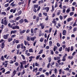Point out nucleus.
I'll return each mask as SVG.
<instances>
[{
    "instance_id": "obj_1",
    "label": "nucleus",
    "mask_w": 77,
    "mask_h": 77,
    "mask_svg": "<svg viewBox=\"0 0 77 77\" xmlns=\"http://www.w3.org/2000/svg\"><path fill=\"white\" fill-rule=\"evenodd\" d=\"M12 29H13V30H15V29H19L20 27L19 26L16 25L15 26H13L12 27Z\"/></svg>"
},
{
    "instance_id": "obj_2",
    "label": "nucleus",
    "mask_w": 77,
    "mask_h": 77,
    "mask_svg": "<svg viewBox=\"0 0 77 77\" xmlns=\"http://www.w3.org/2000/svg\"><path fill=\"white\" fill-rule=\"evenodd\" d=\"M9 33H7L6 35H4L3 36L4 38L5 39H7L8 38V36H9Z\"/></svg>"
},
{
    "instance_id": "obj_3",
    "label": "nucleus",
    "mask_w": 77,
    "mask_h": 77,
    "mask_svg": "<svg viewBox=\"0 0 77 77\" xmlns=\"http://www.w3.org/2000/svg\"><path fill=\"white\" fill-rule=\"evenodd\" d=\"M19 31H20V33L21 35V34H23V33H25V32H26V30H24L22 31V29H20Z\"/></svg>"
},
{
    "instance_id": "obj_4",
    "label": "nucleus",
    "mask_w": 77,
    "mask_h": 77,
    "mask_svg": "<svg viewBox=\"0 0 77 77\" xmlns=\"http://www.w3.org/2000/svg\"><path fill=\"white\" fill-rule=\"evenodd\" d=\"M65 51H67V52H69V51H70V47H69L68 48L67 47L66 48Z\"/></svg>"
},
{
    "instance_id": "obj_5",
    "label": "nucleus",
    "mask_w": 77,
    "mask_h": 77,
    "mask_svg": "<svg viewBox=\"0 0 77 77\" xmlns=\"http://www.w3.org/2000/svg\"><path fill=\"white\" fill-rule=\"evenodd\" d=\"M39 26L41 27L42 29H44L45 26L44 25L43 23H40Z\"/></svg>"
},
{
    "instance_id": "obj_6",
    "label": "nucleus",
    "mask_w": 77,
    "mask_h": 77,
    "mask_svg": "<svg viewBox=\"0 0 77 77\" xmlns=\"http://www.w3.org/2000/svg\"><path fill=\"white\" fill-rule=\"evenodd\" d=\"M16 72H16V70H15L14 71L12 72L13 75H11V77H13L15 76V75L16 74Z\"/></svg>"
},
{
    "instance_id": "obj_7",
    "label": "nucleus",
    "mask_w": 77,
    "mask_h": 77,
    "mask_svg": "<svg viewBox=\"0 0 77 77\" xmlns=\"http://www.w3.org/2000/svg\"><path fill=\"white\" fill-rule=\"evenodd\" d=\"M21 65H26V60L23 61L22 62L20 63Z\"/></svg>"
},
{
    "instance_id": "obj_8",
    "label": "nucleus",
    "mask_w": 77,
    "mask_h": 77,
    "mask_svg": "<svg viewBox=\"0 0 77 77\" xmlns=\"http://www.w3.org/2000/svg\"><path fill=\"white\" fill-rule=\"evenodd\" d=\"M17 30H12L11 31V34L12 35V33H13V34H15V33H17Z\"/></svg>"
},
{
    "instance_id": "obj_9",
    "label": "nucleus",
    "mask_w": 77,
    "mask_h": 77,
    "mask_svg": "<svg viewBox=\"0 0 77 77\" xmlns=\"http://www.w3.org/2000/svg\"><path fill=\"white\" fill-rule=\"evenodd\" d=\"M19 22L20 24H22V23H23L24 22V20L23 19H22L19 20Z\"/></svg>"
},
{
    "instance_id": "obj_10",
    "label": "nucleus",
    "mask_w": 77,
    "mask_h": 77,
    "mask_svg": "<svg viewBox=\"0 0 77 77\" xmlns=\"http://www.w3.org/2000/svg\"><path fill=\"white\" fill-rule=\"evenodd\" d=\"M21 17L20 16H19L17 17L16 19L15 20V22H17L16 21H18V20H19L20 19V17Z\"/></svg>"
},
{
    "instance_id": "obj_11",
    "label": "nucleus",
    "mask_w": 77,
    "mask_h": 77,
    "mask_svg": "<svg viewBox=\"0 0 77 77\" xmlns=\"http://www.w3.org/2000/svg\"><path fill=\"white\" fill-rule=\"evenodd\" d=\"M1 48H3L5 47V42H2L1 44Z\"/></svg>"
},
{
    "instance_id": "obj_12",
    "label": "nucleus",
    "mask_w": 77,
    "mask_h": 77,
    "mask_svg": "<svg viewBox=\"0 0 77 77\" xmlns=\"http://www.w3.org/2000/svg\"><path fill=\"white\" fill-rule=\"evenodd\" d=\"M66 30H64L63 31V35H66Z\"/></svg>"
},
{
    "instance_id": "obj_13",
    "label": "nucleus",
    "mask_w": 77,
    "mask_h": 77,
    "mask_svg": "<svg viewBox=\"0 0 77 77\" xmlns=\"http://www.w3.org/2000/svg\"><path fill=\"white\" fill-rule=\"evenodd\" d=\"M14 2H13L12 3H11L10 4V5L11 6H12L13 7H14V6H15V4H14Z\"/></svg>"
},
{
    "instance_id": "obj_14",
    "label": "nucleus",
    "mask_w": 77,
    "mask_h": 77,
    "mask_svg": "<svg viewBox=\"0 0 77 77\" xmlns=\"http://www.w3.org/2000/svg\"><path fill=\"white\" fill-rule=\"evenodd\" d=\"M4 24L5 26H7V24H8V22L6 21V20H5L4 21Z\"/></svg>"
},
{
    "instance_id": "obj_15",
    "label": "nucleus",
    "mask_w": 77,
    "mask_h": 77,
    "mask_svg": "<svg viewBox=\"0 0 77 77\" xmlns=\"http://www.w3.org/2000/svg\"><path fill=\"white\" fill-rule=\"evenodd\" d=\"M72 18H71V17L67 19V22H69V21H72Z\"/></svg>"
},
{
    "instance_id": "obj_16",
    "label": "nucleus",
    "mask_w": 77,
    "mask_h": 77,
    "mask_svg": "<svg viewBox=\"0 0 77 77\" xmlns=\"http://www.w3.org/2000/svg\"><path fill=\"white\" fill-rule=\"evenodd\" d=\"M38 5L37 4H35L34 5V8H38Z\"/></svg>"
},
{
    "instance_id": "obj_17",
    "label": "nucleus",
    "mask_w": 77,
    "mask_h": 77,
    "mask_svg": "<svg viewBox=\"0 0 77 77\" xmlns=\"http://www.w3.org/2000/svg\"><path fill=\"white\" fill-rule=\"evenodd\" d=\"M35 39H36V37H31V40L32 41H34V40H35Z\"/></svg>"
},
{
    "instance_id": "obj_18",
    "label": "nucleus",
    "mask_w": 77,
    "mask_h": 77,
    "mask_svg": "<svg viewBox=\"0 0 77 77\" xmlns=\"http://www.w3.org/2000/svg\"><path fill=\"white\" fill-rule=\"evenodd\" d=\"M57 48V46H54V47L53 48V50L54 51H56V49Z\"/></svg>"
},
{
    "instance_id": "obj_19",
    "label": "nucleus",
    "mask_w": 77,
    "mask_h": 77,
    "mask_svg": "<svg viewBox=\"0 0 77 77\" xmlns=\"http://www.w3.org/2000/svg\"><path fill=\"white\" fill-rule=\"evenodd\" d=\"M35 65L36 66H38V67H39V64L36 62L35 63Z\"/></svg>"
},
{
    "instance_id": "obj_20",
    "label": "nucleus",
    "mask_w": 77,
    "mask_h": 77,
    "mask_svg": "<svg viewBox=\"0 0 77 77\" xmlns=\"http://www.w3.org/2000/svg\"><path fill=\"white\" fill-rule=\"evenodd\" d=\"M32 66H33V67L34 68V69H33V70H32L33 72H34L35 71V63H34L32 64Z\"/></svg>"
},
{
    "instance_id": "obj_21",
    "label": "nucleus",
    "mask_w": 77,
    "mask_h": 77,
    "mask_svg": "<svg viewBox=\"0 0 77 77\" xmlns=\"http://www.w3.org/2000/svg\"><path fill=\"white\" fill-rule=\"evenodd\" d=\"M15 23H14L13 24H12L10 26H9V27H10V28H12H12L13 27V26H15Z\"/></svg>"
},
{
    "instance_id": "obj_22",
    "label": "nucleus",
    "mask_w": 77,
    "mask_h": 77,
    "mask_svg": "<svg viewBox=\"0 0 77 77\" xmlns=\"http://www.w3.org/2000/svg\"><path fill=\"white\" fill-rule=\"evenodd\" d=\"M52 23L54 24V23H56V19L54 18L53 19V21H52Z\"/></svg>"
},
{
    "instance_id": "obj_23",
    "label": "nucleus",
    "mask_w": 77,
    "mask_h": 77,
    "mask_svg": "<svg viewBox=\"0 0 77 77\" xmlns=\"http://www.w3.org/2000/svg\"><path fill=\"white\" fill-rule=\"evenodd\" d=\"M44 35V33H41V32L39 33L38 35L39 36H41Z\"/></svg>"
},
{
    "instance_id": "obj_24",
    "label": "nucleus",
    "mask_w": 77,
    "mask_h": 77,
    "mask_svg": "<svg viewBox=\"0 0 77 77\" xmlns=\"http://www.w3.org/2000/svg\"><path fill=\"white\" fill-rule=\"evenodd\" d=\"M49 47H51L52 45V41H50L49 42Z\"/></svg>"
},
{
    "instance_id": "obj_25",
    "label": "nucleus",
    "mask_w": 77,
    "mask_h": 77,
    "mask_svg": "<svg viewBox=\"0 0 77 77\" xmlns=\"http://www.w3.org/2000/svg\"><path fill=\"white\" fill-rule=\"evenodd\" d=\"M6 13L5 12H2L1 13V15H6Z\"/></svg>"
},
{
    "instance_id": "obj_26",
    "label": "nucleus",
    "mask_w": 77,
    "mask_h": 77,
    "mask_svg": "<svg viewBox=\"0 0 77 77\" xmlns=\"http://www.w3.org/2000/svg\"><path fill=\"white\" fill-rule=\"evenodd\" d=\"M38 30L37 28H35L34 29V33H36L37 32L36 31Z\"/></svg>"
},
{
    "instance_id": "obj_27",
    "label": "nucleus",
    "mask_w": 77,
    "mask_h": 77,
    "mask_svg": "<svg viewBox=\"0 0 77 77\" xmlns=\"http://www.w3.org/2000/svg\"><path fill=\"white\" fill-rule=\"evenodd\" d=\"M25 70H24V69H23V72H22L21 73V75H24V74H25Z\"/></svg>"
},
{
    "instance_id": "obj_28",
    "label": "nucleus",
    "mask_w": 77,
    "mask_h": 77,
    "mask_svg": "<svg viewBox=\"0 0 77 77\" xmlns=\"http://www.w3.org/2000/svg\"><path fill=\"white\" fill-rule=\"evenodd\" d=\"M29 52L30 53H33V49L32 48H30L29 50Z\"/></svg>"
},
{
    "instance_id": "obj_29",
    "label": "nucleus",
    "mask_w": 77,
    "mask_h": 77,
    "mask_svg": "<svg viewBox=\"0 0 77 77\" xmlns=\"http://www.w3.org/2000/svg\"><path fill=\"white\" fill-rule=\"evenodd\" d=\"M29 43V42H26V41H24V44L25 45H27V43Z\"/></svg>"
},
{
    "instance_id": "obj_30",
    "label": "nucleus",
    "mask_w": 77,
    "mask_h": 77,
    "mask_svg": "<svg viewBox=\"0 0 77 77\" xmlns=\"http://www.w3.org/2000/svg\"><path fill=\"white\" fill-rule=\"evenodd\" d=\"M10 23H15V20H10Z\"/></svg>"
},
{
    "instance_id": "obj_31",
    "label": "nucleus",
    "mask_w": 77,
    "mask_h": 77,
    "mask_svg": "<svg viewBox=\"0 0 77 77\" xmlns=\"http://www.w3.org/2000/svg\"><path fill=\"white\" fill-rule=\"evenodd\" d=\"M20 47H21V44H19L18 45H17V48L18 49V48H20Z\"/></svg>"
},
{
    "instance_id": "obj_32",
    "label": "nucleus",
    "mask_w": 77,
    "mask_h": 77,
    "mask_svg": "<svg viewBox=\"0 0 77 77\" xmlns=\"http://www.w3.org/2000/svg\"><path fill=\"white\" fill-rule=\"evenodd\" d=\"M43 51V50L41 49L38 53V54H41V53H42V52Z\"/></svg>"
},
{
    "instance_id": "obj_33",
    "label": "nucleus",
    "mask_w": 77,
    "mask_h": 77,
    "mask_svg": "<svg viewBox=\"0 0 77 77\" xmlns=\"http://www.w3.org/2000/svg\"><path fill=\"white\" fill-rule=\"evenodd\" d=\"M24 66L22 64H21L20 66V69H24Z\"/></svg>"
},
{
    "instance_id": "obj_34",
    "label": "nucleus",
    "mask_w": 77,
    "mask_h": 77,
    "mask_svg": "<svg viewBox=\"0 0 77 77\" xmlns=\"http://www.w3.org/2000/svg\"><path fill=\"white\" fill-rule=\"evenodd\" d=\"M1 60H2L3 61H4L5 60V58H4V57L3 56H2V57L1 58Z\"/></svg>"
},
{
    "instance_id": "obj_35",
    "label": "nucleus",
    "mask_w": 77,
    "mask_h": 77,
    "mask_svg": "<svg viewBox=\"0 0 77 77\" xmlns=\"http://www.w3.org/2000/svg\"><path fill=\"white\" fill-rule=\"evenodd\" d=\"M26 40L28 41H30V38H29V37L27 36L26 37Z\"/></svg>"
},
{
    "instance_id": "obj_36",
    "label": "nucleus",
    "mask_w": 77,
    "mask_h": 77,
    "mask_svg": "<svg viewBox=\"0 0 77 77\" xmlns=\"http://www.w3.org/2000/svg\"><path fill=\"white\" fill-rule=\"evenodd\" d=\"M77 28L76 27L74 28L73 29V32H75V31H77Z\"/></svg>"
},
{
    "instance_id": "obj_37",
    "label": "nucleus",
    "mask_w": 77,
    "mask_h": 77,
    "mask_svg": "<svg viewBox=\"0 0 77 77\" xmlns=\"http://www.w3.org/2000/svg\"><path fill=\"white\" fill-rule=\"evenodd\" d=\"M39 17H38L36 18V21L37 23H38V21H39Z\"/></svg>"
},
{
    "instance_id": "obj_38",
    "label": "nucleus",
    "mask_w": 77,
    "mask_h": 77,
    "mask_svg": "<svg viewBox=\"0 0 77 77\" xmlns=\"http://www.w3.org/2000/svg\"><path fill=\"white\" fill-rule=\"evenodd\" d=\"M77 23V21H76L74 22V23L73 24L72 26L74 27V26H76V23Z\"/></svg>"
},
{
    "instance_id": "obj_39",
    "label": "nucleus",
    "mask_w": 77,
    "mask_h": 77,
    "mask_svg": "<svg viewBox=\"0 0 77 77\" xmlns=\"http://www.w3.org/2000/svg\"><path fill=\"white\" fill-rule=\"evenodd\" d=\"M44 41V39L42 38H41L40 39V41L41 42H42Z\"/></svg>"
},
{
    "instance_id": "obj_40",
    "label": "nucleus",
    "mask_w": 77,
    "mask_h": 77,
    "mask_svg": "<svg viewBox=\"0 0 77 77\" xmlns=\"http://www.w3.org/2000/svg\"><path fill=\"white\" fill-rule=\"evenodd\" d=\"M21 56H22L23 60H25V59H26V58H25V57H24V56L22 54L21 55Z\"/></svg>"
},
{
    "instance_id": "obj_41",
    "label": "nucleus",
    "mask_w": 77,
    "mask_h": 77,
    "mask_svg": "<svg viewBox=\"0 0 77 77\" xmlns=\"http://www.w3.org/2000/svg\"><path fill=\"white\" fill-rule=\"evenodd\" d=\"M50 51L51 54H52V55H53L54 54V52H53V51L52 50H51Z\"/></svg>"
},
{
    "instance_id": "obj_42",
    "label": "nucleus",
    "mask_w": 77,
    "mask_h": 77,
    "mask_svg": "<svg viewBox=\"0 0 77 77\" xmlns=\"http://www.w3.org/2000/svg\"><path fill=\"white\" fill-rule=\"evenodd\" d=\"M13 39H12V38H8V42H11V41H12Z\"/></svg>"
},
{
    "instance_id": "obj_43",
    "label": "nucleus",
    "mask_w": 77,
    "mask_h": 77,
    "mask_svg": "<svg viewBox=\"0 0 77 77\" xmlns=\"http://www.w3.org/2000/svg\"><path fill=\"white\" fill-rule=\"evenodd\" d=\"M4 27V25H2L0 27V28H1V30H3Z\"/></svg>"
},
{
    "instance_id": "obj_44",
    "label": "nucleus",
    "mask_w": 77,
    "mask_h": 77,
    "mask_svg": "<svg viewBox=\"0 0 77 77\" xmlns=\"http://www.w3.org/2000/svg\"><path fill=\"white\" fill-rule=\"evenodd\" d=\"M9 4L8 3L7 4H5V7L6 8L8 7V6H9Z\"/></svg>"
},
{
    "instance_id": "obj_45",
    "label": "nucleus",
    "mask_w": 77,
    "mask_h": 77,
    "mask_svg": "<svg viewBox=\"0 0 77 77\" xmlns=\"http://www.w3.org/2000/svg\"><path fill=\"white\" fill-rule=\"evenodd\" d=\"M26 46H22L21 47V48L22 49H23V48H24V49H26Z\"/></svg>"
},
{
    "instance_id": "obj_46",
    "label": "nucleus",
    "mask_w": 77,
    "mask_h": 77,
    "mask_svg": "<svg viewBox=\"0 0 77 77\" xmlns=\"http://www.w3.org/2000/svg\"><path fill=\"white\" fill-rule=\"evenodd\" d=\"M20 41L18 40H16L15 41V42L16 43V44H18L19 43V42Z\"/></svg>"
},
{
    "instance_id": "obj_47",
    "label": "nucleus",
    "mask_w": 77,
    "mask_h": 77,
    "mask_svg": "<svg viewBox=\"0 0 77 77\" xmlns=\"http://www.w3.org/2000/svg\"><path fill=\"white\" fill-rule=\"evenodd\" d=\"M62 47H60L59 49V51H62Z\"/></svg>"
},
{
    "instance_id": "obj_48",
    "label": "nucleus",
    "mask_w": 77,
    "mask_h": 77,
    "mask_svg": "<svg viewBox=\"0 0 77 77\" xmlns=\"http://www.w3.org/2000/svg\"><path fill=\"white\" fill-rule=\"evenodd\" d=\"M64 70H66V71H69V68H66V69H64Z\"/></svg>"
},
{
    "instance_id": "obj_49",
    "label": "nucleus",
    "mask_w": 77,
    "mask_h": 77,
    "mask_svg": "<svg viewBox=\"0 0 77 77\" xmlns=\"http://www.w3.org/2000/svg\"><path fill=\"white\" fill-rule=\"evenodd\" d=\"M38 16L39 17H42V14L41 13H39Z\"/></svg>"
},
{
    "instance_id": "obj_50",
    "label": "nucleus",
    "mask_w": 77,
    "mask_h": 77,
    "mask_svg": "<svg viewBox=\"0 0 77 77\" xmlns=\"http://www.w3.org/2000/svg\"><path fill=\"white\" fill-rule=\"evenodd\" d=\"M68 59H72L73 57L72 56L71 57V56H69L68 57Z\"/></svg>"
},
{
    "instance_id": "obj_51",
    "label": "nucleus",
    "mask_w": 77,
    "mask_h": 77,
    "mask_svg": "<svg viewBox=\"0 0 77 77\" xmlns=\"http://www.w3.org/2000/svg\"><path fill=\"white\" fill-rule=\"evenodd\" d=\"M74 50V48H73V46H71L70 49L71 51H72L73 50Z\"/></svg>"
},
{
    "instance_id": "obj_52",
    "label": "nucleus",
    "mask_w": 77,
    "mask_h": 77,
    "mask_svg": "<svg viewBox=\"0 0 77 77\" xmlns=\"http://www.w3.org/2000/svg\"><path fill=\"white\" fill-rule=\"evenodd\" d=\"M70 16H72L73 15H74V12H70L69 14Z\"/></svg>"
},
{
    "instance_id": "obj_53",
    "label": "nucleus",
    "mask_w": 77,
    "mask_h": 77,
    "mask_svg": "<svg viewBox=\"0 0 77 77\" xmlns=\"http://www.w3.org/2000/svg\"><path fill=\"white\" fill-rule=\"evenodd\" d=\"M60 18L61 20H63V17L61 15L60 16Z\"/></svg>"
},
{
    "instance_id": "obj_54",
    "label": "nucleus",
    "mask_w": 77,
    "mask_h": 77,
    "mask_svg": "<svg viewBox=\"0 0 77 77\" xmlns=\"http://www.w3.org/2000/svg\"><path fill=\"white\" fill-rule=\"evenodd\" d=\"M33 11L35 12V13H36V8H33Z\"/></svg>"
},
{
    "instance_id": "obj_55",
    "label": "nucleus",
    "mask_w": 77,
    "mask_h": 77,
    "mask_svg": "<svg viewBox=\"0 0 77 77\" xmlns=\"http://www.w3.org/2000/svg\"><path fill=\"white\" fill-rule=\"evenodd\" d=\"M54 71V73L55 74H57V69L55 68Z\"/></svg>"
},
{
    "instance_id": "obj_56",
    "label": "nucleus",
    "mask_w": 77,
    "mask_h": 77,
    "mask_svg": "<svg viewBox=\"0 0 77 77\" xmlns=\"http://www.w3.org/2000/svg\"><path fill=\"white\" fill-rule=\"evenodd\" d=\"M69 11H70V9H67L66 11V13H69Z\"/></svg>"
},
{
    "instance_id": "obj_57",
    "label": "nucleus",
    "mask_w": 77,
    "mask_h": 77,
    "mask_svg": "<svg viewBox=\"0 0 77 77\" xmlns=\"http://www.w3.org/2000/svg\"><path fill=\"white\" fill-rule=\"evenodd\" d=\"M30 30L29 29H27L26 31V33H29V32H30Z\"/></svg>"
},
{
    "instance_id": "obj_58",
    "label": "nucleus",
    "mask_w": 77,
    "mask_h": 77,
    "mask_svg": "<svg viewBox=\"0 0 77 77\" xmlns=\"http://www.w3.org/2000/svg\"><path fill=\"white\" fill-rule=\"evenodd\" d=\"M24 21L25 22V23H28V22H29L28 20H27L26 19H24Z\"/></svg>"
},
{
    "instance_id": "obj_59",
    "label": "nucleus",
    "mask_w": 77,
    "mask_h": 77,
    "mask_svg": "<svg viewBox=\"0 0 77 77\" xmlns=\"http://www.w3.org/2000/svg\"><path fill=\"white\" fill-rule=\"evenodd\" d=\"M15 66H18V62H16L15 63Z\"/></svg>"
},
{
    "instance_id": "obj_60",
    "label": "nucleus",
    "mask_w": 77,
    "mask_h": 77,
    "mask_svg": "<svg viewBox=\"0 0 77 77\" xmlns=\"http://www.w3.org/2000/svg\"><path fill=\"white\" fill-rule=\"evenodd\" d=\"M14 16H13V15H11V16H10L9 17V19H11V18H13V17Z\"/></svg>"
},
{
    "instance_id": "obj_61",
    "label": "nucleus",
    "mask_w": 77,
    "mask_h": 77,
    "mask_svg": "<svg viewBox=\"0 0 77 77\" xmlns=\"http://www.w3.org/2000/svg\"><path fill=\"white\" fill-rule=\"evenodd\" d=\"M33 58H35V57H33L32 56H30L29 57V59H31L32 60Z\"/></svg>"
},
{
    "instance_id": "obj_62",
    "label": "nucleus",
    "mask_w": 77,
    "mask_h": 77,
    "mask_svg": "<svg viewBox=\"0 0 77 77\" xmlns=\"http://www.w3.org/2000/svg\"><path fill=\"white\" fill-rule=\"evenodd\" d=\"M15 36H16V35H12L11 36V38H15Z\"/></svg>"
},
{
    "instance_id": "obj_63",
    "label": "nucleus",
    "mask_w": 77,
    "mask_h": 77,
    "mask_svg": "<svg viewBox=\"0 0 77 77\" xmlns=\"http://www.w3.org/2000/svg\"><path fill=\"white\" fill-rule=\"evenodd\" d=\"M43 15H45V16H47V13H45V12H44L43 13Z\"/></svg>"
},
{
    "instance_id": "obj_64",
    "label": "nucleus",
    "mask_w": 77,
    "mask_h": 77,
    "mask_svg": "<svg viewBox=\"0 0 77 77\" xmlns=\"http://www.w3.org/2000/svg\"><path fill=\"white\" fill-rule=\"evenodd\" d=\"M9 63H11V64L14 63V61H12V60H10V61Z\"/></svg>"
}]
</instances>
